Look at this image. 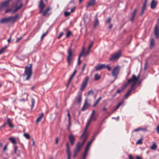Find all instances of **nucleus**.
<instances>
[{"label":"nucleus","instance_id":"nucleus-1","mask_svg":"<svg viewBox=\"0 0 159 159\" xmlns=\"http://www.w3.org/2000/svg\"><path fill=\"white\" fill-rule=\"evenodd\" d=\"M95 110H93L92 111V112L91 114L90 117V119L87 121L86 125L85 127L84 132L81 135V136L80 137V139H81L83 140V142L81 144L80 143V147H81V146H82L84 145V144L85 142L87 140V139L88 137V134L87 132V129L89 125L90 124L92 120L93 116L95 114Z\"/></svg>","mask_w":159,"mask_h":159},{"label":"nucleus","instance_id":"nucleus-2","mask_svg":"<svg viewBox=\"0 0 159 159\" xmlns=\"http://www.w3.org/2000/svg\"><path fill=\"white\" fill-rule=\"evenodd\" d=\"M19 15L17 14L14 16H11L2 18L0 20V23L4 24L10 22L11 23H13L16 21L17 19L19 18Z\"/></svg>","mask_w":159,"mask_h":159},{"label":"nucleus","instance_id":"nucleus-3","mask_svg":"<svg viewBox=\"0 0 159 159\" xmlns=\"http://www.w3.org/2000/svg\"><path fill=\"white\" fill-rule=\"evenodd\" d=\"M138 78L136 77L134 75H133L132 77L128 80L127 83H126L123 86H122L120 89H119L116 92V94L119 93L122 91L132 81H136Z\"/></svg>","mask_w":159,"mask_h":159},{"label":"nucleus","instance_id":"nucleus-4","mask_svg":"<svg viewBox=\"0 0 159 159\" xmlns=\"http://www.w3.org/2000/svg\"><path fill=\"white\" fill-rule=\"evenodd\" d=\"M92 142V141L90 140V141H89L88 143L85 148L84 152L83 155H82L81 158H80V159H85L87 156V153L89 151V148Z\"/></svg>","mask_w":159,"mask_h":159},{"label":"nucleus","instance_id":"nucleus-5","mask_svg":"<svg viewBox=\"0 0 159 159\" xmlns=\"http://www.w3.org/2000/svg\"><path fill=\"white\" fill-rule=\"evenodd\" d=\"M89 80V77L88 76H86L85 78L82 83L81 87L80 88V91L83 92L84 90L87 86Z\"/></svg>","mask_w":159,"mask_h":159},{"label":"nucleus","instance_id":"nucleus-6","mask_svg":"<svg viewBox=\"0 0 159 159\" xmlns=\"http://www.w3.org/2000/svg\"><path fill=\"white\" fill-rule=\"evenodd\" d=\"M68 55L67 57V61L69 65H70L72 60V57L73 55V50L71 48H69L68 51Z\"/></svg>","mask_w":159,"mask_h":159},{"label":"nucleus","instance_id":"nucleus-7","mask_svg":"<svg viewBox=\"0 0 159 159\" xmlns=\"http://www.w3.org/2000/svg\"><path fill=\"white\" fill-rule=\"evenodd\" d=\"M96 70H100L105 69L107 70H111V67L109 65H106L105 64H98L95 66Z\"/></svg>","mask_w":159,"mask_h":159},{"label":"nucleus","instance_id":"nucleus-8","mask_svg":"<svg viewBox=\"0 0 159 159\" xmlns=\"http://www.w3.org/2000/svg\"><path fill=\"white\" fill-rule=\"evenodd\" d=\"M121 54V52L120 51H119L111 55L110 58V60L114 61L118 59L120 57Z\"/></svg>","mask_w":159,"mask_h":159},{"label":"nucleus","instance_id":"nucleus-9","mask_svg":"<svg viewBox=\"0 0 159 159\" xmlns=\"http://www.w3.org/2000/svg\"><path fill=\"white\" fill-rule=\"evenodd\" d=\"M32 74V70H25L24 76H26L25 80H28L31 78Z\"/></svg>","mask_w":159,"mask_h":159},{"label":"nucleus","instance_id":"nucleus-10","mask_svg":"<svg viewBox=\"0 0 159 159\" xmlns=\"http://www.w3.org/2000/svg\"><path fill=\"white\" fill-rule=\"evenodd\" d=\"M11 0H7L3 2L0 4V10H1L3 7H7L9 6V2Z\"/></svg>","mask_w":159,"mask_h":159},{"label":"nucleus","instance_id":"nucleus-11","mask_svg":"<svg viewBox=\"0 0 159 159\" xmlns=\"http://www.w3.org/2000/svg\"><path fill=\"white\" fill-rule=\"evenodd\" d=\"M80 152V142H78L76 146L74 151L73 157L75 158Z\"/></svg>","mask_w":159,"mask_h":159},{"label":"nucleus","instance_id":"nucleus-12","mask_svg":"<svg viewBox=\"0 0 159 159\" xmlns=\"http://www.w3.org/2000/svg\"><path fill=\"white\" fill-rule=\"evenodd\" d=\"M90 51L88 49L85 50L84 47H83L81 53H80V57L81 56L85 57L88 55L90 52Z\"/></svg>","mask_w":159,"mask_h":159},{"label":"nucleus","instance_id":"nucleus-13","mask_svg":"<svg viewBox=\"0 0 159 159\" xmlns=\"http://www.w3.org/2000/svg\"><path fill=\"white\" fill-rule=\"evenodd\" d=\"M45 7V4L44 3L43 0H41L39 2V13L42 12L43 9Z\"/></svg>","mask_w":159,"mask_h":159},{"label":"nucleus","instance_id":"nucleus-14","mask_svg":"<svg viewBox=\"0 0 159 159\" xmlns=\"http://www.w3.org/2000/svg\"><path fill=\"white\" fill-rule=\"evenodd\" d=\"M66 152L68 157L67 159H70L71 153L68 143L66 144Z\"/></svg>","mask_w":159,"mask_h":159},{"label":"nucleus","instance_id":"nucleus-15","mask_svg":"<svg viewBox=\"0 0 159 159\" xmlns=\"http://www.w3.org/2000/svg\"><path fill=\"white\" fill-rule=\"evenodd\" d=\"M68 139L72 145H73L75 143V138L72 134H70L68 136Z\"/></svg>","mask_w":159,"mask_h":159},{"label":"nucleus","instance_id":"nucleus-16","mask_svg":"<svg viewBox=\"0 0 159 159\" xmlns=\"http://www.w3.org/2000/svg\"><path fill=\"white\" fill-rule=\"evenodd\" d=\"M154 34L157 38L159 37V30L157 25H156L154 28Z\"/></svg>","mask_w":159,"mask_h":159},{"label":"nucleus","instance_id":"nucleus-17","mask_svg":"<svg viewBox=\"0 0 159 159\" xmlns=\"http://www.w3.org/2000/svg\"><path fill=\"white\" fill-rule=\"evenodd\" d=\"M95 3V0H90L87 3L86 7H88L93 6Z\"/></svg>","mask_w":159,"mask_h":159},{"label":"nucleus","instance_id":"nucleus-18","mask_svg":"<svg viewBox=\"0 0 159 159\" xmlns=\"http://www.w3.org/2000/svg\"><path fill=\"white\" fill-rule=\"evenodd\" d=\"M76 72H77L76 70H75L74 72L73 73V74H72V75H71L69 81H68V84L66 85L67 87H68L69 84L71 82L73 78L74 77V75H75V74Z\"/></svg>","mask_w":159,"mask_h":159},{"label":"nucleus","instance_id":"nucleus-19","mask_svg":"<svg viewBox=\"0 0 159 159\" xmlns=\"http://www.w3.org/2000/svg\"><path fill=\"white\" fill-rule=\"evenodd\" d=\"M90 106V104L88 103L87 100L86 99L84 104V105L81 109V111H83L86 108Z\"/></svg>","mask_w":159,"mask_h":159},{"label":"nucleus","instance_id":"nucleus-20","mask_svg":"<svg viewBox=\"0 0 159 159\" xmlns=\"http://www.w3.org/2000/svg\"><path fill=\"white\" fill-rule=\"evenodd\" d=\"M119 70H112L111 72L112 75L115 77V80L117 78V75L119 73Z\"/></svg>","mask_w":159,"mask_h":159},{"label":"nucleus","instance_id":"nucleus-21","mask_svg":"<svg viewBox=\"0 0 159 159\" xmlns=\"http://www.w3.org/2000/svg\"><path fill=\"white\" fill-rule=\"evenodd\" d=\"M157 5V2L154 0H152L151 3V8L152 9H154L156 7Z\"/></svg>","mask_w":159,"mask_h":159},{"label":"nucleus","instance_id":"nucleus-22","mask_svg":"<svg viewBox=\"0 0 159 159\" xmlns=\"http://www.w3.org/2000/svg\"><path fill=\"white\" fill-rule=\"evenodd\" d=\"M23 6V4L22 3H21L20 4V5L19 6H15L16 8H15L12 11V13H13L14 12H16L18 10H19V9H20L21 7Z\"/></svg>","mask_w":159,"mask_h":159},{"label":"nucleus","instance_id":"nucleus-23","mask_svg":"<svg viewBox=\"0 0 159 159\" xmlns=\"http://www.w3.org/2000/svg\"><path fill=\"white\" fill-rule=\"evenodd\" d=\"M13 146L14 148V153L15 154H17V156L18 157H19L20 156V154H18V152H20V151L19 150H17V147L15 145H13Z\"/></svg>","mask_w":159,"mask_h":159},{"label":"nucleus","instance_id":"nucleus-24","mask_svg":"<svg viewBox=\"0 0 159 159\" xmlns=\"http://www.w3.org/2000/svg\"><path fill=\"white\" fill-rule=\"evenodd\" d=\"M123 103V101H122L119 103L118 105L114 109L113 111H116V110H117L119 108V107Z\"/></svg>","mask_w":159,"mask_h":159},{"label":"nucleus","instance_id":"nucleus-25","mask_svg":"<svg viewBox=\"0 0 159 159\" xmlns=\"http://www.w3.org/2000/svg\"><path fill=\"white\" fill-rule=\"evenodd\" d=\"M7 123L9 125V126L11 128H13L14 127V126L13 124L11 123V119L9 118H8L7 119Z\"/></svg>","mask_w":159,"mask_h":159},{"label":"nucleus","instance_id":"nucleus-26","mask_svg":"<svg viewBox=\"0 0 159 159\" xmlns=\"http://www.w3.org/2000/svg\"><path fill=\"white\" fill-rule=\"evenodd\" d=\"M43 113H42L41 114L40 116L37 119L36 122L37 123H38L41 120V119L42 118V117H43Z\"/></svg>","mask_w":159,"mask_h":159},{"label":"nucleus","instance_id":"nucleus-27","mask_svg":"<svg viewBox=\"0 0 159 159\" xmlns=\"http://www.w3.org/2000/svg\"><path fill=\"white\" fill-rule=\"evenodd\" d=\"M155 42L153 39H152L151 40L150 42V47L151 48H153Z\"/></svg>","mask_w":159,"mask_h":159},{"label":"nucleus","instance_id":"nucleus-28","mask_svg":"<svg viewBox=\"0 0 159 159\" xmlns=\"http://www.w3.org/2000/svg\"><path fill=\"white\" fill-rule=\"evenodd\" d=\"M99 25V21L98 20V19L96 18L95 20V22L94 24V27L95 28L98 26Z\"/></svg>","mask_w":159,"mask_h":159},{"label":"nucleus","instance_id":"nucleus-29","mask_svg":"<svg viewBox=\"0 0 159 159\" xmlns=\"http://www.w3.org/2000/svg\"><path fill=\"white\" fill-rule=\"evenodd\" d=\"M31 103H32V105L31 106V109H32L34 106V104H35V100L33 98H31Z\"/></svg>","mask_w":159,"mask_h":159},{"label":"nucleus","instance_id":"nucleus-30","mask_svg":"<svg viewBox=\"0 0 159 159\" xmlns=\"http://www.w3.org/2000/svg\"><path fill=\"white\" fill-rule=\"evenodd\" d=\"M137 81V80L136 81V82H135V81H132V82H134V83L133 84H132L131 86H130V89L129 90H130L131 92H132V90L134 89V85H135V83Z\"/></svg>","mask_w":159,"mask_h":159},{"label":"nucleus","instance_id":"nucleus-31","mask_svg":"<svg viewBox=\"0 0 159 159\" xmlns=\"http://www.w3.org/2000/svg\"><path fill=\"white\" fill-rule=\"evenodd\" d=\"M157 148V145L156 143H153L151 147V149L152 150H155Z\"/></svg>","mask_w":159,"mask_h":159},{"label":"nucleus","instance_id":"nucleus-32","mask_svg":"<svg viewBox=\"0 0 159 159\" xmlns=\"http://www.w3.org/2000/svg\"><path fill=\"white\" fill-rule=\"evenodd\" d=\"M9 140L14 144H15L16 143V141L13 137H10L9 138Z\"/></svg>","mask_w":159,"mask_h":159},{"label":"nucleus","instance_id":"nucleus-33","mask_svg":"<svg viewBox=\"0 0 159 159\" xmlns=\"http://www.w3.org/2000/svg\"><path fill=\"white\" fill-rule=\"evenodd\" d=\"M101 78V76L100 75L98 74H96L94 75V80H99Z\"/></svg>","mask_w":159,"mask_h":159},{"label":"nucleus","instance_id":"nucleus-34","mask_svg":"<svg viewBox=\"0 0 159 159\" xmlns=\"http://www.w3.org/2000/svg\"><path fill=\"white\" fill-rule=\"evenodd\" d=\"M32 67V64H29L25 67V70H31Z\"/></svg>","mask_w":159,"mask_h":159},{"label":"nucleus","instance_id":"nucleus-35","mask_svg":"<svg viewBox=\"0 0 159 159\" xmlns=\"http://www.w3.org/2000/svg\"><path fill=\"white\" fill-rule=\"evenodd\" d=\"M75 102H77V103H80V95H78L77 97L75 98Z\"/></svg>","mask_w":159,"mask_h":159},{"label":"nucleus","instance_id":"nucleus-36","mask_svg":"<svg viewBox=\"0 0 159 159\" xmlns=\"http://www.w3.org/2000/svg\"><path fill=\"white\" fill-rule=\"evenodd\" d=\"M146 129H144L143 128H139L137 129H135L134 130V132H137L138 131H140V130H144V131H146Z\"/></svg>","mask_w":159,"mask_h":159},{"label":"nucleus","instance_id":"nucleus-37","mask_svg":"<svg viewBox=\"0 0 159 159\" xmlns=\"http://www.w3.org/2000/svg\"><path fill=\"white\" fill-rule=\"evenodd\" d=\"M49 10L50 8L49 7H48L46 9L43 13V16H45L46 15L47 12Z\"/></svg>","mask_w":159,"mask_h":159},{"label":"nucleus","instance_id":"nucleus-38","mask_svg":"<svg viewBox=\"0 0 159 159\" xmlns=\"http://www.w3.org/2000/svg\"><path fill=\"white\" fill-rule=\"evenodd\" d=\"M24 136L27 139H29L30 138L29 134L28 133H25L24 134Z\"/></svg>","mask_w":159,"mask_h":159},{"label":"nucleus","instance_id":"nucleus-39","mask_svg":"<svg viewBox=\"0 0 159 159\" xmlns=\"http://www.w3.org/2000/svg\"><path fill=\"white\" fill-rule=\"evenodd\" d=\"M131 92L130 90H129L127 93H126V94L125 95V98H127L128 97L130 93Z\"/></svg>","mask_w":159,"mask_h":159},{"label":"nucleus","instance_id":"nucleus-40","mask_svg":"<svg viewBox=\"0 0 159 159\" xmlns=\"http://www.w3.org/2000/svg\"><path fill=\"white\" fill-rule=\"evenodd\" d=\"M7 46H5L3 48H2L0 50V54H2L3 51L5 50L7 48Z\"/></svg>","mask_w":159,"mask_h":159},{"label":"nucleus","instance_id":"nucleus-41","mask_svg":"<svg viewBox=\"0 0 159 159\" xmlns=\"http://www.w3.org/2000/svg\"><path fill=\"white\" fill-rule=\"evenodd\" d=\"M94 93V92L93 90H90L88 93V95H93Z\"/></svg>","mask_w":159,"mask_h":159},{"label":"nucleus","instance_id":"nucleus-42","mask_svg":"<svg viewBox=\"0 0 159 159\" xmlns=\"http://www.w3.org/2000/svg\"><path fill=\"white\" fill-rule=\"evenodd\" d=\"M71 34V32L70 31H68L67 32L66 35V37H69L70 35Z\"/></svg>","mask_w":159,"mask_h":159},{"label":"nucleus","instance_id":"nucleus-43","mask_svg":"<svg viewBox=\"0 0 159 159\" xmlns=\"http://www.w3.org/2000/svg\"><path fill=\"white\" fill-rule=\"evenodd\" d=\"M21 0H16V3H15V6H17L19 4H20L21 3Z\"/></svg>","mask_w":159,"mask_h":159},{"label":"nucleus","instance_id":"nucleus-44","mask_svg":"<svg viewBox=\"0 0 159 159\" xmlns=\"http://www.w3.org/2000/svg\"><path fill=\"white\" fill-rule=\"evenodd\" d=\"M143 139H140L137 141L136 142L137 144H142L143 143L142 142Z\"/></svg>","mask_w":159,"mask_h":159},{"label":"nucleus","instance_id":"nucleus-45","mask_svg":"<svg viewBox=\"0 0 159 159\" xmlns=\"http://www.w3.org/2000/svg\"><path fill=\"white\" fill-rule=\"evenodd\" d=\"M70 14V12H69L68 11H65L64 12V14L66 16H69Z\"/></svg>","mask_w":159,"mask_h":159},{"label":"nucleus","instance_id":"nucleus-46","mask_svg":"<svg viewBox=\"0 0 159 159\" xmlns=\"http://www.w3.org/2000/svg\"><path fill=\"white\" fill-rule=\"evenodd\" d=\"M48 32V30H47L45 33H43L41 37V39H42L45 36Z\"/></svg>","mask_w":159,"mask_h":159},{"label":"nucleus","instance_id":"nucleus-47","mask_svg":"<svg viewBox=\"0 0 159 159\" xmlns=\"http://www.w3.org/2000/svg\"><path fill=\"white\" fill-rule=\"evenodd\" d=\"M137 11V10L136 9H135L134 10L133 13H132V16L134 17H135L136 13Z\"/></svg>","mask_w":159,"mask_h":159},{"label":"nucleus","instance_id":"nucleus-48","mask_svg":"<svg viewBox=\"0 0 159 159\" xmlns=\"http://www.w3.org/2000/svg\"><path fill=\"white\" fill-rule=\"evenodd\" d=\"M63 32H61L60 33L59 35L57 37V38L58 39H59L61 38V37L63 35Z\"/></svg>","mask_w":159,"mask_h":159},{"label":"nucleus","instance_id":"nucleus-49","mask_svg":"<svg viewBox=\"0 0 159 159\" xmlns=\"http://www.w3.org/2000/svg\"><path fill=\"white\" fill-rule=\"evenodd\" d=\"M120 69V66L117 65L113 69V70H119Z\"/></svg>","mask_w":159,"mask_h":159},{"label":"nucleus","instance_id":"nucleus-50","mask_svg":"<svg viewBox=\"0 0 159 159\" xmlns=\"http://www.w3.org/2000/svg\"><path fill=\"white\" fill-rule=\"evenodd\" d=\"M68 122H69V125L68 126L67 129L69 131H70V127L71 126V124L70 123V121H69Z\"/></svg>","mask_w":159,"mask_h":159},{"label":"nucleus","instance_id":"nucleus-51","mask_svg":"<svg viewBox=\"0 0 159 159\" xmlns=\"http://www.w3.org/2000/svg\"><path fill=\"white\" fill-rule=\"evenodd\" d=\"M11 10H12L11 8H8L6 10V11H5V13H7V12H9L11 11Z\"/></svg>","mask_w":159,"mask_h":159},{"label":"nucleus","instance_id":"nucleus-52","mask_svg":"<svg viewBox=\"0 0 159 159\" xmlns=\"http://www.w3.org/2000/svg\"><path fill=\"white\" fill-rule=\"evenodd\" d=\"M148 63L147 62H146L145 64V69H147L148 68Z\"/></svg>","mask_w":159,"mask_h":159},{"label":"nucleus","instance_id":"nucleus-53","mask_svg":"<svg viewBox=\"0 0 159 159\" xmlns=\"http://www.w3.org/2000/svg\"><path fill=\"white\" fill-rule=\"evenodd\" d=\"M146 5L147 3H146V2H144L143 4L142 8L145 10Z\"/></svg>","mask_w":159,"mask_h":159},{"label":"nucleus","instance_id":"nucleus-54","mask_svg":"<svg viewBox=\"0 0 159 159\" xmlns=\"http://www.w3.org/2000/svg\"><path fill=\"white\" fill-rule=\"evenodd\" d=\"M145 10V9L142 8V11H141V13H140V15L141 16H142L143 15L144 13V12Z\"/></svg>","mask_w":159,"mask_h":159},{"label":"nucleus","instance_id":"nucleus-55","mask_svg":"<svg viewBox=\"0 0 159 159\" xmlns=\"http://www.w3.org/2000/svg\"><path fill=\"white\" fill-rule=\"evenodd\" d=\"M93 43H92L90 44V45L89 46L88 49L90 51V49L92 47V45H93Z\"/></svg>","mask_w":159,"mask_h":159},{"label":"nucleus","instance_id":"nucleus-56","mask_svg":"<svg viewBox=\"0 0 159 159\" xmlns=\"http://www.w3.org/2000/svg\"><path fill=\"white\" fill-rule=\"evenodd\" d=\"M83 19H84V22H89V19L85 18V17H84L83 18Z\"/></svg>","mask_w":159,"mask_h":159},{"label":"nucleus","instance_id":"nucleus-57","mask_svg":"<svg viewBox=\"0 0 159 159\" xmlns=\"http://www.w3.org/2000/svg\"><path fill=\"white\" fill-rule=\"evenodd\" d=\"M75 7H73V8H72L71 9V10H70V12H74L75 11Z\"/></svg>","mask_w":159,"mask_h":159},{"label":"nucleus","instance_id":"nucleus-58","mask_svg":"<svg viewBox=\"0 0 159 159\" xmlns=\"http://www.w3.org/2000/svg\"><path fill=\"white\" fill-rule=\"evenodd\" d=\"M111 17H109L108 19H107V22L108 23H109L111 21Z\"/></svg>","mask_w":159,"mask_h":159},{"label":"nucleus","instance_id":"nucleus-59","mask_svg":"<svg viewBox=\"0 0 159 159\" xmlns=\"http://www.w3.org/2000/svg\"><path fill=\"white\" fill-rule=\"evenodd\" d=\"M22 37H20V38L17 39L16 41V42L17 43L18 42H19L20 39H22Z\"/></svg>","mask_w":159,"mask_h":159},{"label":"nucleus","instance_id":"nucleus-60","mask_svg":"<svg viewBox=\"0 0 159 159\" xmlns=\"http://www.w3.org/2000/svg\"><path fill=\"white\" fill-rule=\"evenodd\" d=\"M102 98L101 97H100L98 98V100L96 101L97 102V103H98L100 101V100Z\"/></svg>","mask_w":159,"mask_h":159},{"label":"nucleus","instance_id":"nucleus-61","mask_svg":"<svg viewBox=\"0 0 159 159\" xmlns=\"http://www.w3.org/2000/svg\"><path fill=\"white\" fill-rule=\"evenodd\" d=\"M96 135H97V134H96L95 135H94V136L92 137V139H91V141H92H92H93V140H94L95 139V137H96Z\"/></svg>","mask_w":159,"mask_h":159},{"label":"nucleus","instance_id":"nucleus-62","mask_svg":"<svg viewBox=\"0 0 159 159\" xmlns=\"http://www.w3.org/2000/svg\"><path fill=\"white\" fill-rule=\"evenodd\" d=\"M67 115H68V118H69L68 121H70V113H69V112L68 111L67 113Z\"/></svg>","mask_w":159,"mask_h":159},{"label":"nucleus","instance_id":"nucleus-63","mask_svg":"<svg viewBox=\"0 0 159 159\" xmlns=\"http://www.w3.org/2000/svg\"><path fill=\"white\" fill-rule=\"evenodd\" d=\"M157 133L159 134V125H158L157 126Z\"/></svg>","mask_w":159,"mask_h":159},{"label":"nucleus","instance_id":"nucleus-64","mask_svg":"<svg viewBox=\"0 0 159 159\" xmlns=\"http://www.w3.org/2000/svg\"><path fill=\"white\" fill-rule=\"evenodd\" d=\"M11 36L10 38L7 40V41L9 43L11 42Z\"/></svg>","mask_w":159,"mask_h":159}]
</instances>
